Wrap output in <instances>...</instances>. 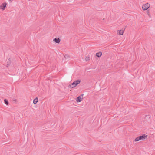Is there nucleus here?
<instances>
[{"instance_id":"nucleus-1","label":"nucleus","mask_w":155,"mask_h":155,"mask_svg":"<svg viewBox=\"0 0 155 155\" xmlns=\"http://www.w3.org/2000/svg\"><path fill=\"white\" fill-rule=\"evenodd\" d=\"M81 81V80L80 79H78L77 80L75 81L72 83L70 84L68 86V87L70 88H72L76 86L78 84H79Z\"/></svg>"},{"instance_id":"nucleus-2","label":"nucleus","mask_w":155,"mask_h":155,"mask_svg":"<svg viewBox=\"0 0 155 155\" xmlns=\"http://www.w3.org/2000/svg\"><path fill=\"white\" fill-rule=\"evenodd\" d=\"M148 136L145 134H143L136 137L134 140L135 142L137 141L141 140H144L146 139Z\"/></svg>"},{"instance_id":"nucleus-3","label":"nucleus","mask_w":155,"mask_h":155,"mask_svg":"<svg viewBox=\"0 0 155 155\" xmlns=\"http://www.w3.org/2000/svg\"><path fill=\"white\" fill-rule=\"evenodd\" d=\"M150 6V4L147 3L143 5L142 6V8L143 10H147Z\"/></svg>"},{"instance_id":"nucleus-4","label":"nucleus","mask_w":155,"mask_h":155,"mask_svg":"<svg viewBox=\"0 0 155 155\" xmlns=\"http://www.w3.org/2000/svg\"><path fill=\"white\" fill-rule=\"evenodd\" d=\"M7 3H3L0 6V8L2 10H4L6 8Z\"/></svg>"},{"instance_id":"nucleus-5","label":"nucleus","mask_w":155,"mask_h":155,"mask_svg":"<svg viewBox=\"0 0 155 155\" xmlns=\"http://www.w3.org/2000/svg\"><path fill=\"white\" fill-rule=\"evenodd\" d=\"M53 41L55 43L59 44L61 40L58 38H55L53 39Z\"/></svg>"},{"instance_id":"nucleus-6","label":"nucleus","mask_w":155,"mask_h":155,"mask_svg":"<svg viewBox=\"0 0 155 155\" xmlns=\"http://www.w3.org/2000/svg\"><path fill=\"white\" fill-rule=\"evenodd\" d=\"M81 97L80 96H78L76 99V101L77 102H80L82 100V98H81Z\"/></svg>"},{"instance_id":"nucleus-7","label":"nucleus","mask_w":155,"mask_h":155,"mask_svg":"<svg viewBox=\"0 0 155 155\" xmlns=\"http://www.w3.org/2000/svg\"><path fill=\"white\" fill-rule=\"evenodd\" d=\"M102 54V53L101 52H99L96 53V56L97 57L99 58V57H101V56Z\"/></svg>"},{"instance_id":"nucleus-8","label":"nucleus","mask_w":155,"mask_h":155,"mask_svg":"<svg viewBox=\"0 0 155 155\" xmlns=\"http://www.w3.org/2000/svg\"><path fill=\"white\" fill-rule=\"evenodd\" d=\"M38 99L37 97H36L35 99H34L33 101V103L34 104H36L38 102Z\"/></svg>"},{"instance_id":"nucleus-9","label":"nucleus","mask_w":155,"mask_h":155,"mask_svg":"<svg viewBox=\"0 0 155 155\" xmlns=\"http://www.w3.org/2000/svg\"><path fill=\"white\" fill-rule=\"evenodd\" d=\"M4 101L6 105H8V104H9L8 101L7 99H5L4 100Z\"/></svg>"},{"instance_id":"nucleus-10","label":"nucleus","mask_w":155,"mask_h":155,"mask_svg":"<svg viewBox=\"0 0 155 155\" xmlns=\"http://www.w3.org/2000/svg\"><path fill=\"white\" fill-rule=\"evenodd\" d=\"M119 35H122L123 34L124 31H122L121 30H119Z\"/></svg>"},{"instance_id":"nucleus-11","label":"nucleus","mask_w":155,"mask_h":155,"mask_svg":"<svg viewBox=\"0 0 155 155\" xmlns=\"http://www.w3.org/2000/svg\"><path fill=\"white\" fill-rule=\"evenodd\" d=\"M7 67L8 66H9V65H10V61L9 60V59L7 62Z\"/></svg>"},{"instance_id":"nucleus-12","label":"nucleus","mask_w":155,"mask_h":155,"mask_svg":"<svg viewBox=\"0 0 155 155\" xmlns=\"http://www.w3.org/2000/svg\"><path fill=\"white\" fill-rule=\"evenodd\" d=\"M90 59V57H86L85 58V60L86 61H88Z\"/></svg>"},{"instance_id":"nucleus-13","label":"nucleus","mask_w":155,"mask_h":155,"mask_svg":"<svg viewBox=\"0 0 155 155\" xmlns=\"http://www.w3.org/2000/svg\"><path fill=\"white\" fill-rule=\"evenodd\" d=\"M147 14L150 17V18H151V15H150V12L148 11V10H147Z\"/></svg>"},{"instance_id":"nucleus-14","label":"nucleus","mask_w":155,"mask_h":155,"mask_svg":"<svg viewBox=\"0 0 155 155\" xmlns=\"http://www.w3.org/2000/svg\"><path fill=\"white\" fill-rule=\"evenodd\" d=\"M83 95L84 94H81L80 96V97H81L83 96Z\"/></svg>"},{"instance_id":"nucleus-15","label":"nucleus","mask_w":155,"mask_h":155,"mask_svg":"<svg viewBox=\"0 0 155 155\" xmlns=\"http://www.w3.org/2000/svg\"><path fill=\"white\" fill-rule=\"evenodd\" d=\"M65 58H66V57L65 56H64Z\"/></svg>"},{"instance_id":"nucleus-16","label":"nucleus","mask_w":155,"mask_h":155,"mask_svg":"<svg viewBox=\"0 0 155 155\" xmlns=\"http://www.w3.org/2000/svg\"><path fill=\"white\" fill-rule=\"evenodd\" d=\"M9 1H11V0H9Z\"/></svg>"}]
</instances>
